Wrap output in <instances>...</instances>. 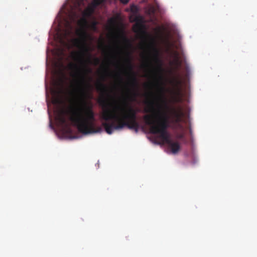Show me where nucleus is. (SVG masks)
<instances>
[{
	"mask_svg": "<svg viewBox=\"0 0 257 257\" xmlns=\"http://www.w3.org/2000/svg\"><path fill=\"white\" fill-rule=\"evenodd\" d=\"M107 70H108V69H105V72H107Z\"/></svg>",
	"mask_w": 257,
	"mask_h": 257,
	"instance_id": "obj_19",
	"label": "nucleus"
},
{
	"mask_svg": "<svg viewBox=\"0 0 257 257\" xmlns=\"http://www.w3.org/2000/svg\"><path fill=\"white\" fill-rule=\"evenodd\" d=\"M116 48L119 50H120V47L117 45H116Z\"/></svg>",
	"mask_w": 257,
	"mask_h": 257,
	"instance_id": "obj_17",
	"label": "nucleus"
},
{
	"mask_svg": "<svg viewBox=\"0 0 257 257\" xmlns=\"http://www.w3.org/2000/svg\"><path fill=\"white\" fill-rule=\"evenodd\" d=\"M120 1L124 4H126L129 2V0H120Z\"/></svg>",
	"mask_w": 257,
	"mask_h": 257,
	"instance_id": "obj_15",
	"label": "nucleus"
},
{
	"mask_svg": "<svg viewBox=\"0 0 257 257\" xmlns=\"http://www.w3.org/2000/svg\"><path fill=\"white\" fill-rule=\"evenodd\" d=\"M57 119L60 125L62 126L67 125L66 118L63 113L59 114L57 117Z\"/></svg>",
	"mask_w": 257,
	"mask_h": 257,
	"instance_id": "obj_10",
	"label": "nucleus"
},
{
	"mask_svg": "<svg viewBox=\"0 0 257 257\" xmlns=\"http://www.w3.org/2000/svg\"><path fill=\"white\" fill-rule=\"evenodd\" d=\"M170 84L173 86V89L171 91L172 93L175 96L179 94L180 85L181 84V81L180 79L179 75H176L173 79L170 81Z\"/></svg>",
	"mask_w": 257,
	"mask_h": 257,
	"instance_id": "obj_6",
	"label": "nucleus"
},
{
	"mask_svg": "<svg viewBox=\"0 0 257 257\" xmlns=\"http://www.w3.org/2000/svg\"><path fill=\"white\" fill-rule=\"evenodd\" d=\"M150 108L146 110V112H153L152 114H146L144 116L145 123L150 127V131L153 134H159L163 143L168 145L173 154L177 153L180 149V145L178 142H174L170 139L167 128L170 126V119L172 122L179 123L182 121L183 112L181 107L176 108L172 107L170 108V113L168 115L166 112L155 113L153 107L154 102H149Z\"/></svg>",
	"mask_w": 257,
	"mask_h": 257,
	"instance_id": "obj_3",
	"label": "nucleus"
},
{
	"mask_svg": "<svg viewBox=\"0 0 257 257\" xmlns=\"http://www.w3.org/2000/svg\"><path fill=\"white\" fill-rule=\"evenodd\" d=\"M151 47L152 48V50L153 52L154 61L157 65L158 70L159 71L162 72L163 70L162 67V61L159 58V51L154 46V40L153 39L151 40Z\"/></svg>",
	"mask_w": 257,
	"mask_h": 257,
	"instance_id": "obj_5",
	"label": "nucleus"
},
{
	"mask_svg": "<svg viewBox=\"0 0 257 257\" xmlns=\"http://www.w3.org/2000/svg\"><path fill=\"white\" fill-rule=\"evenodd\" d=\"M87 17L83 16L78 22V24L82 27L77 31V35L79 38L72 40L74 46L79 49L78 52L72 54L73 59L80 64L71 63V69H74L76 71L73 77L76 78L75 81V92L77 94L75 101L74 107L71 110L70 119L72 122H95V113L93 109V104L90 101L85 100L87 89L91 85L86 80L87 73L91 72V69L87 68L85 65L90 62L91 49L87 43L89 35L85 30L87 26Z\"/></svg>",
	"mask_w": 257,
	"mask_h": 257,
	"instance_id": "obj_1",
	"label": "nucleus"
},
{
	"mask_svg": "<svg viewBox=\"0 0 257 257\" xmlns=\"http://www.w3.org/2000/svg\"><path fill=\"white\" fill-rule=\"evenodd\" d=\"M100 62V59L98 58H95L94 59V64L95 65H97Z\"/></svg>",
	"mask_w": 257,
	"mask_h": 257,
	"instance_id": "obj_14",
	"label": "nucleus"
},
{
	"mask_svg": "<svg viewBox=\"0 0 257 257\" xmlns=\"http://www.w3.org/2000/svg\"><path fill=\"white\" fill-rule=\"evenodd\" d=\"M132 11H133V12L137 13V12H138V9H137V8L136 7V8H135V11H134V10L132 9Z\"/></svg>",
	"mask_w": 257,
	"mask_h": 257,
	"instance_id": "obj_16",
	"label": "nucleus"
},
{
	"mask_svg": "<svg viewBox=\"0 0 257 257\" xmlns=\"http://www.w3.org/2000/svg\"><path fill=\"white\" fill-rule=\"evenodd\" d=\"M62 42L63 44H65V42L63 40H62Z\"/></svg>",
	"mask_w": 257,
	"mask_h": 257,
	"instance_id": "obj_18",
	"label": "nucleus"
},
{
	"mask_svg": "<svg viewBox=\"0 0 257 257\" xmlns=\"http://www.w3.org/2000/svg\"><path fill=\"white\" fill-rule=\"evenodd\" d=\"M96 88L98 91L100 92L102 94H105L106 96H109L107 92V87L106 85L101 81L97 82Z\"/></svg>",
	"mask_w": 257,
	"mask_h": 257,
	"instance_id": "obj_7",
	"label": "nucleus"
},
{
	"mask_svg": "<svg viewBox=\"0 0 257 257\" xmlns=\"http://www.w3.org/2000/svg\"><path fill=\"white\" fill-rule=\"evenodd\" d=\"M126 67L128 70V84L131 89H128V93L126 99H124L121 104L112 105L108 103L106 98L102 96L99 98L98 102L101 106L102 111L101 118L104 120L102 123L105 132L108 134H111L114 130H121L124 127L129 129L138 131L139 124L137 120V111L133 108L129 101H134L138 95V82L135 72L131 59L128 53L125 58Z\"/></svg>",
	"mask_w": 257,
	"mask_h": 257,
	"instance_id": "obj_2",
	"label": "nucleus"
},
{
	"mask_svg": "<svg viewBox=\"0 0 257 257\" xmlns=\"http://www.w3.org/2000/svg\"><path fill=\"white\" fill-rule=\"evenodd\" d=\"M165 87L163 86H160L159 87V91L161 93L160 96L159 97V99L161 100L164 104L165 107L166 108H168V106L167 104L166 103V100L164 97V93Z\"/></svg>",
	"mask_w": 257,
	"mask_h": 257,
	"instance_id": "obj_11",
	"label": "nucleus"
},
{
	"mask_svg": "<svg viewBox=\"0 0 257 257\" xmlns=\"http://www.w3.org/2000/svg\"><path fill=\"white\" fill-rule=\"evenodd\" d=\"M105 0H93L91 4L96 8L97 6L103 3Z\"/></svg>",
	"mask_w": 257,
	"mask_h": 257,
	"instance_id": "obj_12",
	"label": "nucleus"
},
{
	"mask_svg": "<svg viewBox=\"0 0 257 257\" xmlns=\"http://www.w3.org/2000/svg\"><path fill=\"white\" fill-rule=\"evenodd\" d=\"M69 29L68 30H66L64 34V37H67L68 35H70L71 33V29L72 27L70 25H69Z\"/></svg>",
	"mask_w": 257,
	"mask_h": 257,
	"instance_id": "obj_13",
	"label": "nucleus"
},
{
	"mask_svg": "<svg viewBox=\"0 0 257 257\" xmlns=\"http://www.w3.org/2000/svg\"><path fill=\"white\" fill-rule=\"evenodd\" d=\"M181 64V61L180 60L178 54L177 53L176 54L174 60L171 62V64L174 66V71L176 73L180 68Z\"/></svg>",
	"mask_w": 257,
	"mask_h": 257,
	"instance_id": "obj_8",
	"label": "nucleus"
},
{
	"mask_svg": "<svg viewBox=\"0 0 257 257\" xmlns=\"http://www.w3.org/2000/svg\"><path fill=\"white\" fill-rule=\"evenodd\" d=\"M134 21L136 24L133 27L135 32L146 35L147 33L145 31V26L144 25L145 20L143 16L139 15L136 16Z\"/></svg>",
	"mask_w": 257,
	"mask_h": 257,
	"instance_id": "obj_4",
	"label": "nucleus"
},
{
	"mask_svg": "<svg viewBox=\"0 0 257 257\" xmlns=\"http://www.w3.org/2000/svg\"><path fill=\"white\" fill-rule=\"evenodd\" d=\"M96 8L91 4L85 9L83 13V16L89 17L94 12Z\"/></svg>",
	"mask_w": 257,
	"mask_h": 257,
	"instance_id": "obj_9",
	"label": "nucleus"
}]
</instances>
